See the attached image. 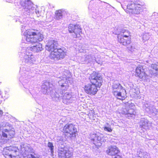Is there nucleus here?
I'll list each match as a JSON object with an SVG mask.
<instances>
[{"instance_id":"f257e3e1","label":"nucleus","mask_w":158,"mask_h":158,"mask_svg":"<svg viewBox=\"0 0 158 158\" xmlns=\"http://www.w3.org/2000/svg\"><path fill=\"white\" fill-rule=\"evenodd\" d=\"M90 83L85 84L83 87L84 92L90 95H95L102 86L103 82L102 77L99 73L93 71L88 77Z\"/></svg>"},{"instance_id":"f03ea898","label":"nucleus","mask_w":158,"mask_h":158,"mask_svg":"<svg viewBox=\"0 0 158 158\" xmlns=\"http://www.w3.org/2000/svg\"><path fill=\"white\" fill-rule=\"evenodd\" d=\"M58 45L57 41L51 39L48 40L46 45V50L51 52L50 57L54 60H59L63 59L66 55L65 49L56 48Z\"/></svg>"},{"instance_id":"7ed1b4c3","label":"nucleus","mask_w":158,"mask_h":158,"mask_svg":"<svg viewBox=\"0 0 158 158\" xmlns=\"http://www.w3.org/2000/svg\"><path fill=\"white\" fill-rule=\"evenodd\" d=\"M23 35L27 43L32 44L42 41L44 38L43 34L40 31L32 28L26 30L24 32Z\"/></svg>"},{"instance_id":"20e7f679","label":"nucleus","mask_w":158,"mask_h":158,"mask_svg":"<svg viewBox=\"0 0 158 158\" xmlns=\"http://www.w3.org/2000/svg\"><path fill=\"white\" fill-rule=\"evenodd\" d=\"M112 89L113 95L117 99L123 101L127 98L126 91L119 83L114 84L112 86Z\"/></svg>"},{"instance_id":"39448f33","label":"nucleus","mask_w":158,"mask_h":158,"mask_svg":"<svg viewBox=\"0 0 158 158\" xmlns=\"http://www.w3.org/2000/svg\"><path fill=\"white\" fill-rule=\"evenodd\" d=\"M117 40L118 42L122 45L127 46L131 43V32L127 30H122L118 34Z\"/></svg>"},{"instance_id":"423d86ee","label":"nucleus","mask_w":158,"mask_h":158,"mask_svg":"<svg viewBox=\"0 0 158 158\" xmlns=\"http://www.w3.org/2000/svg\"><path fill=\"white\" fill-rule=\"evenodd\" d=\"M144 3L141 2L139 0L135 1H131L127 6V9L130 12L129 10H131V12L135 14H138L143 11L144 8H145L144 6Z\"/></svg>"},{"instance_id":"0eeeda50","label":"nucleus","mask_w":158,"mask_h":158,"mask_svg":"<svg viewBox=\"0 0 158 158\" xmlns=\"http://www.w3.org/2000/svg\"><path fill=\"white\" fill-rule=\"evenodd\" d=\"M62 132L65 135L70 138L75 137L77 134V129L75 125L72 123H67L63 127Z\"/></svg>"},{"instance_id":"6e6552de","label":"nucleus","mask_w":158,"mask_h":158,"mask_svg":"<svg viewBox=\"0 0 158 158\" xmlns=\"http://www.w3.org/2000/svg\"><path fill=\"white\" fill-rule=\"evenodd\" d=\"M19 149L15 146H10L3 148L2 155L5 158H16L18 156Z\"/></svg>"},{"instance_id":"1a4fd4ad","label":"nucleus","mask_w":158,"mask_h":158,"mask_svg":"<svg viewBox=\"0 0 158 158\" xmlns=\"http://www.w3.org/2000/svg\"><path fill=\"white\" fill-rule=\"evenodd\" d=\"M68 31L70 33H72L73 38H78L81 36L82 34V28L78 24H70L68 27Z\"/></svg>"},{"instance_id":"9d476101","label":"nucleus","mask_w":158,"mask_h":158,"mask_svg":"<svg viewBox=\"0 0 158 158\" xmlns=\"http://www.w3.org/2000/svg\"><path fill=\"white\" fill-rule=\"evenodd\" d=\"M135 73V76L141 79H143L147 76V74L143 66L141 65H138L136 67Z\"/></svg>"},{"instance_id":"9b49d317","label":"nucleus","mask_w":158,"mask_h":158,"mask_svg":"<svg viewBox=\"0 0 158 158\" xmlns=\"http://www.w3.org/2000/svg\"><path fill=\"white\" fill-rule=\"evenodd\" d=\"M120 152L118 148L115 145H112L108 147L106 151V154L111 156H114Z\"/></svg>"},{"instance_id":"f8f14e48","label":"nucleus","mask_w":158,"mask_h":158,"mask_svg":"<svg viewBox=\"0 0 158 158\" xmlns=\"http://www.w3.org/2000/svg\"><path fill=\"white\" fill-rule=\"evenodd\" d=\"M72 156V153L69 150L62 149L58 152V158H71Z\"/></svg>"},{"instance_id":"ddd939ff","label":"nucleus","mask_w":158,"mask_h":158,"mask_svg":"<svg viewBox=\"0 0 158 158\" xmlns=\"http://www.w3.org/2000/svg\"><path fill=\"white\" fill-rule=\"evenodd\" d=\"M15 134L14 130L12 129H5L2 131V136L5 138L11 139L13 138Z\"/></svg>"},{"instance_id":"4468645a","label":"nucleus","mask_w":158,"mask_h":158,"mask_svg":"<svg viewBox=\"0 0 158 158\" xmlns=\"http://www.w3.org/2000/svg\"><path fill=\"white\" fill-rule=\"evenodd\" d=\"M150 67L151 69L148 70L149 74L152 75L158 76V64H152Z\"/></svg>"},{"instance_id":"2eb2a0df","label":"nucleus","mask_w":158,"mask_h":158,"mask_svg":"<svg viewBox=\"0 0 158 158\" xmlns=\"http://www.w3.org/2000/svg\"><path fill=\"white\" fill-rule=\"evenodd\" d=\"M72 98L73 97L71 94L65 93L63 97V102L66 104H68L70 102V101Z\"/></svg>"},{"instance_id":"dca6fc26","label":"nucleus","mask_w":158,"mask_h":158,"mask_svg":"<svg viewBox=\"0 0 158 158\" xmlns=\"http://www.w3.org/2000/svg\"><path fill=\"white\" fill-rule=\"evenodd\" d=\"M20 3L24 9L28 8L31 5V2L30 0H21Z\"/></svg>"},{"instance_id":"f3484780","label":"nucleus","mask_w":158,"mask_h":158,"mask_svg":"<svg viewBox=\"0 0 158 158\" xmlns=\"http://www.w3.org/2000/svg\"><path fill=\"white\" fill-rule=\"evenodd\" d=\"M30 50L35 52H38L42 49V46L41 44L38 43L35 45L30 48Z\"/></svg>"},{"instance_id":"a211bd4d","label":"nucleus","mask_w":158,"mask_h":158,"mask_svg":"<svg viewBox=\"0 0 158 158\" xmlns=\"http://www.w3.org/2000/svg\"><path fill=\"white\" fill-rule=\"evenodd\" d=\"M122 113L124 114H128L132 115H135V110L134 109L131 108L130 106L129 108L126 111H125L123 110L122 111Z\"/></svg>"},{"instance_id":"6ab92c4d","label":"nucleus","mask_w":158,"mask_h":158,"mask_svg":"<svg viewBox=\"0 0 158 158\" xmlns=\"http://www.w3.org/2000/svg\"><path fill=\"white\" fill-rule=\"evenodd\" d=\"M62 17V11L60 10L56 11L55 12V19L56 20H59Z\"/></svg>"},{"instance_id":"aec40b11","label":"nucleus","mask_w":158,"mask_h":158,"mask_svg":"<svg viewBox=\"0 0 158 158\" xmlns=\"http://www.w3.org/2000/svg\"><path fill=\"white\" fill-rule=\"evenodd\" d=\"M93 135H95V137H97V139L98 141V142H97L95 141L94 143V144L97 147H98L101 146L102 145V143L101 141V137L99 136H96L97 135L96 134H94Z\"/></svg>"},{"instance_id":"412c9836","label":"nucleus","mask_w":158,"mask_h":158,"mask_svg":"<svg viewBox=\"0 0 158 158\" xmlns=\"http://www.w3.org/2000/svg\"><path fill=\"white\" fill-rule=\"evenodd\" d=\"M24 158H42L40 157V156L37 154L35 153L34 152H32V153L30 155H28L25 156Z\"/></svg>"},{"instance_id":"4be33fe9","label":"nucleus","mask_w":158,"mask_h":158,"mask_svg":"<svg viewBox=\"0 0 158 158\" xmlns=\"http://www.w3.org/2000/svg\"><path fill=\"white\" fill-rule=\"evenodd\" d=\"M48 147L50 148L51 153L52 154L53 152L54 146L52 143L48 142Z\"/></svg>"},{"instance_id":"5701e85b","label":"nucleus","mask_w":158,"mask_h":158,"mask_svg":"<svg viewBox=\"0 0 158 158\" xmlns=\"http://www.w3.org/2000/svg\"><path fill=\"white\" fill-rule=\"evenodd\" d=\"M103 129L104 131L109 132H111L112 131V130L110 127H108L105 126L104 127Z\"/></svg>"},{"instance_id":"b1692460","label":"nucleus","mask_w":158,"mask_h":158,"mask_svg":"<svg viewBox=\"0 0 158 158\" xmlns=\"http://www.w3.org/2000/svg\"><path fill=\"white\" fill-rule=\"evenodd\" d=\"M112 158H123V157L122 156L118 154L114 156V157H112Z\"/></svg>"},{"instance_id":"393cba45","label":"nucleus","mask_w":158,"mask_h":158,"mask_svg":"<svg viewBox=\"0 0 158 158\" xmlns=\"http://www.w3.org/2000/svg\"><path fill=\"white\" fill-rule=\"evenodd\" d=\"M127 48L129 51H131V50L133 49V46H131L130 47H127Z\"/></svg>"},{"instance_id":"a878e982","label":"nucleus","mask_w":158,"mask_h":158,"mask_svg":"<svg viewBox=\"0 0 158 158\" xmlns=\"http://www.w3.org/2000/svg\"><path fill=\"white\" fill-rule=\"evenodd\" d=\"M3 111L2 110H0V115L2 116L3 114Z\"/></svg>"},{"instance_id":"bb28decb","label":"nucleus","mask_w":158,"mask_h":158,"mask_svg":"<svg viewBox=\"0 0 158 158\" xmlns=\"http://www.w3.org/2000/svg\"><path fill=\"white\" fill-rule=\"evenodd\" d=\"M61 86L62 87H64V85H61Z\"/></svg>"},{"instance_id":"cd10ccee","label":"nucleus","mask_w":158,"mask_h":158,"mask_svg":"<svg viewBox=\"0 0 158 158\" xmlns=\"http://www.w3.org/2000/svg\"><path fill=\"white\" fill-rule=\"evenodd\" d=\"M91 140H93V141H94V139H93H93H91Z\"/></svg>"},{"instance_id":"c85d7f7f","label":"nucleus","mask_w":158,"mask_h":158,"mask_svg":"<svg viewBox=\"0 0 158 158\" xmlns=\"http://www.w3.org/2000/svg\"><path fill=\"white\" fill-rule=\"evenodd\" d=\"M1 95V91L0 90V95Z\"/></svg>"},{"instance_id":"c756f323","label":"nucleus","mask_w":158,"mask_h":158,"mask_svg":"<svg viewBox=\"0 0 158 158\" xmlns=\"http://www.w3.org/2000/svg\"><path fill=\"white\" fill-rule=\"evenodd\" d=\"M106 124H107V125H108L109 124H108V123H106Z\"/></svg>"}]
</instances>
